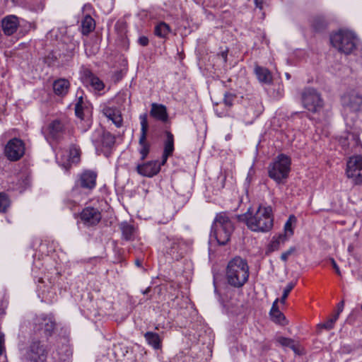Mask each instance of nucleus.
<instances>
[{
    "label": "nucleus",
    "instance_id": "obj_1",
    "mask_svg": "<svg viewBox=\"0 0 362 362\" xmlns=\"http://www.w3.org/2000/svg\"><path fill=\"white\" fill-rule=\"evenodd\" d=\"M238 218L253 232L267 233L274 226V216L271 206L259 205L257 209L250 208L245 214L239 215Z\"/></svg>",
    "mask_w": 362,
    "mask_h": 362
},
{
    "label": "nucleus",
    "instance_id": "obj_2",
    "mask_svg": "<svg viewBox=\"0 0 362 362\" xmlns=\"http://www.w3.org/2000/svg\"><path fill=\"white\" fill-rule=\"evenodd\" d=\"M249 274V266L245 259L235 257L228 263L226 277L231 286L241 288L248 281Z\"/></svg>",
    "mask_w": 362,
    "mask_h": 362
},
{
    "label": "nucleus",
    "instance_id": "obj_3",
    "mask_svg": "<svg viewBox=\"0 0 362 362\" xmlns=\"http://www.w3.org/2000/svg\"><path fill=\"white\" fill-rule=\"evenodd\" d=\"M234 226L226 213L216 214L213 222L211 236L214 237L220 245H225L230 240Z\"/></svg>",
    "mask_w": 362,
    "mask_h": 362
},
{
    "label": "nucleus",
    "instance_id": "obj_4",
    "mask_svg": "<svg viewBox=\"0 0 362 362\" xmlns=\"http://www.w3.org/2000/svg\"><path fill=\"white\" fill-rule=\"evenodd\" d=\"M291 158L285 155H279L268 168L269 177L278 184L284 182L291 170Z\"/></svg>",
    "mask_w": 362,
    "mask_h": 362
},
{
    "label": "nucleus",
    "instance_id": "obj_5",
    "mask_svg": "<svg viewBox=\"0 0 362 362\" xmlns=\"http://www.w3.org/2000/svg\"><path fill=\"white\" fill-rule=\"evenodd\" d=\"M330 41L340 52L349 54L356 49L357 38L353 32L341 30L331 36Z\"/></svg>",
    "mask_w": 362,
    "mask_h": 362
},
{
    "label": "nucleus",
    "instance_id": "obj_6",
    "mask_svg": "<svg viewBox=\"0 0 362 362\" xmlns=\"http://www.w3.org/2000/svg\"><path fill=\"white\" fill-rule=\"evenodd\" d=\"M346 175L354 185L362 184V156L350 157L346 163Z\"/></svg>",
    "mask_w": 362,
    "mask_h": 362
},
{
    "label": "nucleus",
    "instance_id": "obj_7",
    "mask_svg": "<svg viewBox=\"0 0 362 362\" xmlns=\"http://www.w3.org/2000/svg\"><path fill=\"white\" fill-rule=\"evenodd\" d=\"M303 106L312 112H319L323 106L320 95L313 88H306L302 93Z\"/></svg>",
    "mask_w": 362,
    "mask_h": 362
},
{
    "label": "nucleus",
    "instance_id": "obj_8",
    "mask_svg": "<svg viewBox=\"0 0 362 362\" xmlns=\"http://www.w3.org/2000/svg\"><path fill=\"white\" fill-rule=\"evenodd\" d=\"M165 251L172 258L179 259L182 257L187 250V244L176 237H166L163 240Z\"/></svg>",
    "mask_w": 362,
    "mask_h": 362
},
{
    "label": "nucleus",
    "instance_id": "obj_9",
    "mask_svg": "<svg viewBox=\"0 0 362 362\" xmlns=\"http://www.w3.org/2000/svg\"><path fill=\"white\" fill-rule=\"evenodd\" d=\"M86 226H94L100 223L102 215L98 208L90 206H86L78 214H75Z\"/></svg>",
    "mask_w": 362,
    "mask_h": 362
},
{
    "label": "nucleus",
    "instance_id": "obj_10",
    "mask_svg": "<svg viewBox=\"0 0 362 362\" xmlns=\"http://www.w3.org/2000/svg\"><path fill=\"white\" fill-rule=\"evenodd\" d=\"M24 144L22 140L17 138L11 139L4 148L5 156L11 161L19 160L24 155Z\"/></svg>",
    "mask_w": 362,
    "mask_h": 362
},
{
    "label": "nucleus",
    "instance_id": "obj_11",
    "mask_svg": "<svg viewBox=\"0 0 362 362\" xmlns=\"http://www.w3.org/2000/svg\"><path fill=\"white\" fill-rule=\"evenodd\" d=\"M141 123V134L139 139V153L141 155V160H144L146 158L150 151V144L146 141L147 132L148 129V123L147 119V115L143 114L139 116Z\"/></svg>",
    "mask_w": 362,
    "mask_h": 362
},
{
    "label": "nucleus",
    "instance_id": "obj_12",
    "mask_svg": "<svg viewBox=\"0 0 362 362\" xmlns=\"http://www.w3.org/2000/svg\"><path fill=\"white\" fill-rule=\"evenodd\" d=\"M42 133L47 141H58L65 134L64 126L59 120H54L46 129H42Z\"/></svg>",
    "mask_w": 362,
    "mask_h": 362
},
{
    "label": "nucleus",
    "instance_id": "obj_13",
    "mask_svg": "<svg viewBox=\"0 0 362 362\" xmlns=\"http://www.w3.org/2000/svg\"><path fill=\"white\" fill-rule=\"evenodd\" d=\"M46 357L45 349L40 341H33L25 356L27 362H45Z\"/></svg>",
    "mask_w": 362,
    "mask_h": 362
},
{
    "label": "nucleus",
    "instance_id": "obj_14",
    "mask_svg": "<svg viewBox=\"0 0 362 362\" xmlns=\"http://www.w3.org/2000/svg\"><path fill=\"white\" fill-rule=\"evenodd\" d=\"M161 162L158 160L148 161L136 165V172L144 177H152L160 170Z\"/></svg>",
    "mask_w": 362,
    "mask_h": 362
},
{
    "label": "nucleus",
    "instance_id": "obj_15",
    "mask_svg": "<svg viewBox=\"0 0 362 362\" xmlns=\"http://www.w3.org/2000/svg\"><path fill=\"white\" fill-rule=\"evenodd\" d=\"M96 178L97 173L95 172L86 170L78 175L76 185L85 189H93L96 185Z\"/></svg>",
    "mask_w": 362,
    "mask_h": 362
},
{
    "label": "nucleus",
    "instance_id": "obj_16",
    "mask_svg": "<svg viewBox=\"0 0 362 362\" xmlns=\"http://www.w3.org/2000/svg\"><path fill=\"white\" fill-rule=\"evenodd\" d=\"M35 323L36 328L38 330L43 331L46 337L51 336L55 327V322L53 319L43 315L37 317Z\"/></svg>",
    "mask_w": 362,
    "mask_h": 362
},
{
    "label": "nucleus",
    "instance_id": "obj_17",
    "mask_svg": "<svg viewBox=\"0 0 362 362\" xmlns=\"http://www.w3.org/2000/svg\"><path fill=\"white\" fill-rule=\"evenodd\" d=\"M19 25L18 18L16 16L10 15L1 20V28L6 35H11L16 30Z\"/></svg>",
    "mask_w": 362,
    "mask_h": 362
},
{
    "label": "nucleus",
    "instance_id": "obj_18",
    "mask_svg": "<svg viewBox=\"0 0 362 362\" xmlns=\"http://www.w3.org/2000/svg\"><path fill=\"white\" fill-rule=\"evenodd\" d=\"M103 114L117 127H121L122 126L123 119L121 112L116 107H111L105 106L102 110Z\"/></svg>",
    "mask_w": 362,
    "mask_h": 362
},
{
    "label": "nucleus",
    "instance_id": "obj_19",
    "mask_svg": "<svg viewBox=\"0 0 362 362\" xmlns=\"http://www.w3.org/2000/svg\"><path fill=\"white\" fill-rule=\"evenodd\" d=\"M254 73L259 83L267 85L272 84L273 81L272 74L267 68L256 64L254 68Z\"/></svg>",
    "mask_w": 362,
    "mask_h": 362
},
{
    "label": "nucleus",
    "instance_id": "obj_20",
    "mask_svg": "<svg viewBox=\"0 0 362 362\" xmlns=\"http://www.w3.org/2000/svg\"><path fill=\"white\" fill-rule=\"evenodd\" d=\"M343 104L353 111H358L362 105V96L358 93H351L343 98Z\"/></svg>",
    "mask_w": 362,
    "mask_h": 362
},
{
    "label": "nucleus",
    "instance_id": "obj_21",
    "mask_svg": "<svg viewBox=\"0 0 362 362\" xmlns=\"http://www.w3.org/2000/svg\"><path fill=\"white\" fill-rule=\"evenodd\" d=\"M150 115L162 122H166L168 118L166 107L162 104L152 103Z\"/></svg>",
    "mask_w": 362,
    "mask_h": 362
},
{
    "label": "nucleus",
    "instance_id": "obj_22",
    "mask_svg": "<svg viewBox=\"0 0 362 362\" xmlns=\"http://www.w3.org/2000/svg\"><path fill=\"white\" fill-rule=\"evenodd\" d=\"M174 151V137L170 132H166V140L164 144V151L162 157L161 164L164 165L168 158L172 155Z\"/></svg>",
    "mask_w": 362,
    "mask_h": 362
},
{
    "label": "nucleus",
    "instance_id": "obj_23",
    "mask_svg": "<svg viewBox=\"0 0 362 362\" xmlns=\"http://www.w3.org/2000/svg\"><path fill=\"white\" fill-rule=\"evenodd\" d=\"M83 93L82 90L77 91V101L75 103L74 107L75 115L81 119H83V111L85 107H86V103L83 100Z\"/></svg>",
    "mask_w": 362,
    "mask_h": 362
},
{
    "label": "nucleus",
    "instance_id": "obj_24",
    "mask_svg": "<svg viewBox=\"0 0 362 362\" xmlns=\"http://www.w3.org/2000/svg\"><path fill=\"white\" fill-rule=\"evenodd\" d=\"M147 343L155 349L161 348L162 339L159 334L153 332H147L144 334Z\"/></svg>",
    "mask_w": 362,
    "mask_h": 362
},
{
    "label": "nucleus",
    "instance_id": "obj_25",
    "mask_svg": "<svg viewBox=\"0 0 362 362\" xmlns=\"http://www.w3.org/2000/svg\"><path fill=\"white\" fill-rule=\"evenodd\" d=\"M86 82L90 85L96 90H101L104 88L103 82L90 71L86 73Z\"/></svg>",
    "mask_w": 362,
    "mask_h": 362
},
{
    "label": "nucleus",
    "instance_id": "obj_26",
    "mask_svg": "<svg viewBox=\"0 0 362 362\" xmlns=\"http://www.w3.org/2000/svg\"><path fill=\"white\" fill-rule=\"evenodd\" d=\"M95 27L94 19L89 15H86L81 21V33L83 35H88L91 33Z\"/></svg>",
    "mask_w": 362,
    "mask_h": 362
},
{
    "label": "nucleus",
    "instance_id": "obj_27",
    "mask_svg": "<svg viewBox=\"0 0 362 362\" xmlns=\"http://www.w3.org/2000/svg\"><path fill=\"white\" fill-rule=\"evenodd\" d=\"M81 151L79 148L76 144H72L69 147V165L71 164H78L81 161Z\"/></svg>",
    "mask_w": 362,
    "mask_h": 362
},
{
    "label": "nucleus",
    "instance_id": "obj_28",
    "mask_svg": "<svg viewBox=\"0 0 362 362\" xmlns=\"http://www.w3.org/2000/svg\"><path fill=\"white\" fill-rule=\"evenodd\" d=\"M120 228L123 238L127 240H132L134 238L135 228L133 226L127 222L122 223Z\"/></svg>",
    "mask_w": 362,
    "mask_h": 362
},
{
    "label": "nucleus",
    "instance_id": "obj_29",
    "mask_svg": "<svg viewBox=\"0 0 362 362\" xmlns=\"http://www.w3.org/2000/svg\"><path fill=\"white\" fill-rule=\"evenodd\" d=\"M54 93L58 95H65L68 92V82L60 79L54 81L53 84Z\"/></svg>",
    "mask_w": 362,
    "mask_h": 362
},
{
    "label": "nucleus",
    "instance_id": "obj_30",
    "mask_svg": "<svg viewBox=\"0 0 362 362\" xmlns=\"http://www.w3.org/2000/svg\"><path fill=\"white\" fill-rule=\"evenodd\" d=\"M170 32V26L165 23V22H160L155 27V35L159 37L164 38L167 37V35Z\"/></svg>",
    "mask_w": 362,
    "mask_h": 362
},
{
    "label": "nucleus",
    "instance_id": "obj_31",
    "mask_svg": "<svg viewBox=\"0 0 362 362\" xmlns=\"http://www.w3.org/2000/svg\"><path fill=\"white\" fill-rule=\"evenodd\" d=\"M286 235L279 234L276 238L274 237L272 241L269 245V250L271 251L277 250L280 248L281 245H284L287 240Z\"/></svg>",
    "mask_w": 362,
    "mask_h": 362
},
{
    "label": "nucleus",
    "instance_id": "obj_32",
    "mask_svg": "<svg viewBox=\"0 0 362 362\" xmlns=\"http://www.w3.org/2000/svg\"><path fill=\"white\" fill-rule=\"evenodd\" d=\"M277 301H278V299H276L274 302L272 308L270 311V315L274 322L281 323L282 322V320H284L285 319V317H284V315L276 308Z\"/></svg>",
    "mask_w": 362,
    "mask_h": 362
},
{
    "label": "nucleus",
    "instance_id": "obj_33",
    "mask_svg": "<svg viewBox=\"0 0 362 362\" xmlns=\"http://www.w3.org/2000/svg\"><path fill=\"white\" fill-rule=\"evenodd\" d=\"M101 145L105 147H111L115 142V136L109 132H104L102 135Z\"/></svg>",
    "mask_w": 362,
    "mask_h": 362
},
{
    "label": "nucleus",
    "instance_id": "obj_34",
    "mask_svg": "<svg viewBox=\"0 0 362 362\" xmlns=\"http://www.w3.org/2000/svg\"><path fill=\"white\" fill-rule=\"evenodd\" d=\"M296 218L294 216H290L288 219L286 221L284 225V233L282 235H286V237L289 238L293 234V230L292 228V223L296 222Z\"/></svg>",
    "mask_w": 362,
    "mask_h": 362
},
{
    "label": "nucleus",
    "instance_id": "obj_35",
    "mask_svg": "<svg viewBox=\"0 0 362 362\" xmlns=\"http://www.w3.org/2000/svg\"><path fill=\"white\" fill-rule=\"evenodd\" d=\"M338 318H339V313H335L330 318H329L325 322L322 323L321 325V327L325 328L327 330H330L334 327V324H335L336 321L338 320Z\"/></svg>",
    "mask_w": 362,
    "mask_h": 362
},
{
    "label": "nucleus",
    "instance_id": "obj_36",
    "mask_svg": "<svg viewBox=\"0 0 362 362\" xmlns=\"http://www.w3.org/2000/svg\"><path fill=\"white\" fill-rule=\"evenodd\" d=\"M278 342L282 345L283 346H288L293 349L294 351H296V348L295 346L294 341L289 338L286 337H279L277 339Z\"/></svg>",
    "mask_w": 362,
    "mask_h": 362
},
{
    "label": "nucleus",
    "instance_id": "obj_37",
    "mask_svg": "<svg viewBox=\"0 0 362 362\" xmlns=\"http://www.w3.org/2000/svg\"><path fill=\"white\" fill-rule=\"evenodd\" d=\"M10 202L8 196L4 193H0V211L4 212L9 206Z\"/></svg>",
    "mask_w": 362,
    "mask_h": 362
},
{
    "label": "nucleus",
    "instance_id": "obj_38",
    "mask_svg": "<svg viewBox=\"0 0 362 362\" xmlns=\"http://www.w3.org/2000/svg\"><path fill=\"white\" fill-rule=\"evenodd\" d=\"M64 155L62 152H57L56 154V158L57 162L59 163V165H61L65 171L68 170V159L64 156V158H63Z\"/></svg>",
    "mask_w": 362,
    "mask_h": 362
},
{
    "label": "nucleus",
    "instance_id": "obj_39",
    "mask_svg": "<svg viewBox=\"0 0 362 362\" xmlns=\"http://www.w3.org/2000/svg\"><path fill=\"white\" fill-rule=\"evenodd\" d=\"M295 286V284L294 283H288L286 286L285 287V288L284 289V292H283V294H282V296L280 299V302L281 303H285L286 302V300L289 294V293L291 292V291L293 288V287Z\"/></svg>",
    "mask_w": 362,
    "mask_h": 362
},
{
    "label": "nucleus",
    "instance_id": "obj_40",
    "mask_svg": "<svg viewBox=\"0 0 362 362\" xmlns=\"http://www.w3.org/2000/svg\"><path fill=\"white\" fill-rule=\"evenodd\" d=\"M235 98V95L231 93L226 92L224 94L223 103L228 107H230L233 105V101Z\"/></svg>",
    "mask_w": 362,
    "mask_h": 362
},
{
    "label": "nucleus",
    "instance_id": "obj_41",
    "mask_svg": "<svg viewBox=\"0 0 362 362\" xmlns=\"http://www.w3.org/2000/svg\"><path fill=\"white\" fill-rule=\"evenodd\" d=\"M313 27L315 30L319 31L325 27V23L320 19H315L313 23Z\"/></svg>",
    "mask_w": 362,
    "mask_h": 362
},
{
    "label": "nucleus",
    "instance_id": "obj_42",
    "mask_svg": "<svg viewBox=\"0 0 362 362\" xmlns=\"http://www.w3.org/2000/svg\"><path fill=\"white\" fill-rule=\"evenodd\" d=\"M296 250V248L294 247H290L288 250H286V252H283L281 255V260H283L284 262H286L288 257L293 254Z\"/></svg>",
    "mask_w": 362,
    "mask_h": 362
},
{
    "label": "nucleus",
    "instance_id": "obj_43",
    "mask_svg": "<svg viewBox=\"0 0 362 362\" xmlns=\"http://www.w3.org/2000/svg\"><path fill=\"white\" fill-rule=\"evenodd\" d=\"M138 42L141 46H147L148 45V38L146 36H141L138 39Z\"/></svg>",
    "mask_w": 362,
    "mask_h": 362
},
{
    "label": "nucleus",
    "instance_id": "obj_44",
    "mask_svg": "<svg viewBox=\"0 0 362 362\" xmlns=\"http://www.w3.org/2000/svg\"><path fill=\"white\" fill-rule=\"evenodd\" d=\"M329 260H330L331 264H332V267L334 268V269L335 270V272L337 273V274L339 276H341V271H340L339 267H338L337 262H335V260L333 258H330Z\"/></svg>",
    "mask_w": 362,
    "mask_h": 362
},
{
    "label": "nucleus",
    "instance_id": "obj_45",
    "mask_svg": "<svg viewBox=\"0 0 362 362\" xmlns=\"http://www.w3.org/2000/svg\"><path fill=\"white\" fill-rule=\"evenodd\" d=\"M344 307V301L341 300L339 303L337 305V311L336 313H339V315L340 313L343 311Z\"/></svg>",
    "mask_w": 362,
    "mask_h": 362
},
{
    "label": "nucleus",
    "instance_id": "obj_46",
    "mask_svg": "<svg viewBox=\"0 0 362 362\" xmlns=\"http://www.w3.org/2000/svg\"><path fill=\"white\" fill-rule=\"evenodd\" d=\"M4 341V334H0V355H1L3 353Z\"/></svg>",
    "mask_w": 362,
    "mask_h": 362
},
{
    "label": "nucleus",
    "instance_id": "obj_47",
    "mask_svg": "<svg viewBox=\"0 0 362 362\" xmlns=\"http://www.w3.org/2000/svg\"><path fill=\"white\" fill-rule=\"evenodd\" d=\"M256 8H262L263 1H255Z\"/></svg>",
    "mask_w": 362,
    "mask_h": 362
},
{
    "label": "nucleus",
    "instance_id": "obj_48",
    "mask_svg": "<svg viewBox=\"0 0 362 362\" xmlns=\"http://www.w3.org/2000/svg\"><path fill=\"white\" fill-rule=\"evenodd\" d=\"M135 264L137 266V267H141V261L139 259H136L135 260Z\"/></svg>",
    "mask_w": 362,
    "mask_h": 362
},
{
    "label": "nucleus",
    "instance_id": "obj_49",
    "mask_svg": "<svg viewBox=\"0 0 362 362\" xmlns=\"http://www.w3.org/2000/svg\"><path fill=\"white\" fill-rule=\"evenodd\" d=\"M92 141H93V144H94L95 146H98V145H99V141H98L97 139H95V138H93V139H92Z\"/></svg>",
    "mask_w": 362,
    "mask_h": 362
},
{
    "label": "nucleus",
    "instance_id": "obj_50",
    "mask_svg": "<svg viewBox=\"0 0 362 362\" xmlns=\"http://www.w3.org/2000/svg\"><path fill=\"white\" fill-rule=\"evenodd\" d=\"M95 133H96L98 135H100L101 132H100V131H97V132H95Z\"/></svg>",
    "mask_w": 362,
    "mask_h": 362
},
{
    "label": "nucleus",
    "instance_id": "obj_51",
    "mask_svg": "<svg viewBox=\"0 0 362 362\" xmlns=\"http://www.w3.org/2000/svg\"><path fill=\"white\" fill-rule=\"evenodd\" d=\"M286 78H290V75L288 74H286Z\"/></svg>",
    "mask_w": 362,
    "mask_h": 362
},
{
    "label": "nucleus",
    "instance_id": "obj_52",
    "mask_svg": "<svg viewBox=\"0 0 362 362\" xmlns=\"http://www.w3.org/2000/svg\"><path fill=\"white\" fill-rule=\"evenodd\" d=\"M87 130V128H85L83 129V132H86Z\"/></svg>",
    "mask_w": 362,
    "mask_h": 362
},
{
    "label": "nucleus",
    "instance_id": "obj_53",
    "mask_svg": "<svg viewBox=\"0 0 362 362\" xmlns=\"http://www.w3.org/2000/svg\"><path fill=\"white\" fill-rule=\"evenodd\" d=\"M75 191H76V189H72V192H73V193H74V192H75Z\"/></svg>",
    "mask_w": 362,
    "mask_h": 362
},
{
    "label": "nucleus",
    "instance_id": "obj_54",
    "mask_svg": "<svg viewBox=\"0 0 362 362\" xmlns=\"http://www.w3.org/2000/svg\"><path fill=\"white\" fill-rule=\"evenodd\" d=\"M361 310H362V304H361Z\"/></svg>",
    "mask_w": 362,
    "mask_h": 362
}]
</instances>
